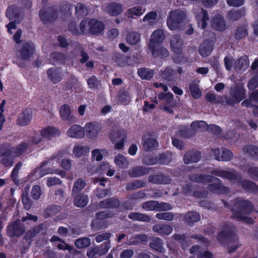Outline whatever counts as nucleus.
<instances>
[{
	"instance_id": "57",
	"label": "nucleus",
	"mask_w": 258,
	"mask_h": 258,
	"mask_svg": "<svg viewBox=\"0 0 258 258\" xmlns=\"http://www.w3.org/2000/svg\"><path fill=\"white\" fill-rule=\"evenodd\" d=\"M87 84L89 88L96 90L101 85V81L95 76L93 75L87 80Z\"/></svg>"
},
{
	"instance_id": "63",
	"label": "nucleus",
	"mask_w": 258,
	"mask_h": 258,
	"mask_svg": "<svg viewBox=\"0 0 258 258\" xmlns=\"http://www.w3.org/2000/svg\"><path fill=\"white\" fill-rule=\"evenodd\" d=\"M86 183L82 178H78L75 181L73 191L76 193H79L85 186Z\"/></svg>"
},
{
	"instance_id": "2",
	"label": "nucleus",
	"mask_w": 258,
	"mask_h": 258,
	"mask_svg": "<svg viewBox=\"0 0 258 258\" xmlns=\"http://www.w3.org/2000/svg\"><path fill=\"white\" fill-rule=\"evenodd\" d=\"M217 240L223 245L234 243V245L228 246V252L231 253L240 246L238 242V238L235 234V227L229 224L223 225V230L219 232L217 236Z\"/></svg>"
},
{
	"instance_id": "3",
	"label": "nucleus",
	"mask_w": 258,
	"mask_h": 258,
	"mask_svg": "<svg viewBox=\"0 0 258 258\" xmlns=\"http://www.w3.org/2000/svg\"><path fill=\"white\" fill-rule=\"evenodd\" d=\"M192 182L204 183L206 181L209 183L208 189L211 192L219 195H226L230 192L229 187L222 184L220 178H189Z\"/></svg>"
},
{
	"instance_id": "41",
	"label": "nucleus",
	"mask_w": 258,
	"mask_h": 258,
	"mask_svg": "<svg viewBox=\"0 0 258 258\" xmlns=\"http://www.w3.org/2000/svg\"><path fill=\"white\" fill-rule=\"evenodd\" d=\"M160 76L163 80L171 81L174 78L175 71L171 66H167L164 70L160 72Z\"/></svg>"
},
{
	"instance_id": "31",
	"label": "nucleus",
	"mask_w": 258,
	"mask_h": 258,
	"mask_svg": "<svg viewBox=\"0 0 258 258\" xmlns=\"http://www.w3.org/2000/svg\"><path fill=\"white\" fill-rule=\"evenodd\" d=\"M149 172V168L142 166H137L131 168L128 171L131 177H138L144 176Z\"/></svg>"
},
{
	"instance_id": "17",
	"label": "nucleus",
	"mask_w": 258,
	"mask_h": 258,
	"mask_svg": "<svg viewBox=\"0 0 258 258\" xmlns=\"http://www.w3.org/2000/svg\"><path fill=\"white\" fill-rule=\"evenodd\" d=\"M213 153L218 161H228L233 158L232 152L225 148H222L221 152L219 148H216L213 150Z\"/></svg>"
},
{
	"instance_id": "53",
	"label": "nucleus",
	"mask_w": 258,
	"mask_h": 258,
	"mask_svg": "<svg viewBox=\"0 0 258 258\" xmlns=\"http://www.w3.org/2000/svg\"><path fill=\"white\" fill-rule=\"evenodd\" d=\"M172 154L169 152H166L159 154L158 157L159 164L166 165L169 164L171 161Z\"/></svg>"
},
{
	"instance_id": "45",
	"label": "nucleus",
	"mask_w": 258,
	"mask_h": 258,
	"mask_svg": "<svg viewBox=\"0 0 258 258\" xmlns=\"http://www.w3.org/2000/svg\"><path fill=\"white\" fill-rule=\"evenodd\" d=\"M138 74L141 79L149 80L153 76L154 71L149 68H142L138 70Z\"/></svg>"
},
{
	"instance_id": "33",
	"label": "nucleus",
	"mask_w": 258,
	"mask_h": 258,
	"mask_svg": "<svg viewBox=\"0 0 258 258\" xmlns=\"http://www.w3.org/2000/svg\"><path fill=\"white\" fill-rule=\"evenodd\" d=\"M182 41L178 35L172 37L170 46L172 51L176 54H181L182 51Z\"/></svg>"
},
{
	"instance_id": "51",
	"label": "nucleus",
	"mask_w": 258,
	"mask_h": 258,
	"mask_svg": "<svg viewBox=\"0 0 258 258\" xmlns=\"http://www.w3.org/2000/svg\"><path fill=\"white\" fill-rule=\"evenodd\" d=\"M28 144L25 142H22L16 147H13V154L16 157L22 155L28 148Z\"/></svg>"
},
{
	"instance_id": "21",
	"label": "nucleus",
	"mask_w": 258,
	"mask_h": 258,
	"mask_svg": "<svg viewBox=\"0 0 258 258\" xmlns=\"http://www.w3.org/2000/svg\"><path fill=\"white\" fill-rule=\"evenodd\" d=\"M152 230L161 236H168L173 231V228L170 225L159 223L153 225Z\"/></svg>"
},
{
	"instance_id": "26",
	"label": "nucleus",
	"mask_w": 258,
	"mask_h": 258,
	"mask_svg": "<svg viewBox=\"0 0 258 258\" xmlns=\"http://www.w3.org/2000/svg\"><path fill=\"white\" fill-rule=\"evenodd\" d=\"M68 136L73 138H82L85 135L84 127L80 125L73 124L67 131Z\"/></svg>"
},
{
	"instance_id": "18",
	"label": "nucleus",
	"mask_w": 258,
	"mask_h": 258,
	"mask_svg": "<svg viewBox=\"0 0 258 258\" xmlns=\"http://www.w3.org/2000/svg\"><path fill=\"white\" fill-rule=\"evenodd\" d=\"M41 133V136L43 138L47 140H52L54 138H56L60 135V131L57 127L52 126H47L42 130L38 131Z\"/></svg>"
},
{
	"instance_id": "5",
	"label": "nucleus",
	"mask_w": 258,
	"mask_h": 258,
	"mask_svg": "<svg viewBox=\"0 0 258 258\" xmlns=\"http://www.w3.org/2000/svg\"><path fill=\"white\" fill-rule=\"evenodd\" d=\"M245 97L244 89L242 87L237 86L231 91L229 95L224 97L225 102L227 105L234 106L241 102Z\"/></svg>"
},
{
	"instance_id": "27",
	"label": "nucleus",
	"mask_w": 258,
	"mask_h": 258,
	"mask_svg": "<svg viewBox=\"0 0 258 258\" xmlns=\"http://www.w3.org/2000/svg\"><path fill=\"white\" fill-rule=\"evenodd\" d=\"M201 158V153L198 151L191 150L187 151L183 156V161L186 164L190 163H197Z\"/></svg>"
},
{
	"instance_id": "28",
	"label": "nucleus",
	"mask_w": 258,
	"mask_h": 258,
	"mask_svg": "<svg viewBox=\"0 0 258 258\" xmlns=\"http://www.w3.org/2000/svg\"><path fill=\"white\" fill-rule=\"evenodd\" d=\"M47 164L46 162H43L40 167H37L34 169L33 172L27 176V177H42L44 175L48 173H51L52 169L51 168L45 169L44 168L45 165Z\"/></svg>"
},
{
	"instance_id": "35",
	"label": "nucleus",
	"mask_w": 258,
	"mask_h": 258,
	"mask_svg": "<svg viewBox=\"0 0 258 258\" xmlns=\"http://www.w3.org/2000/svg\"><path fill=\"white\" fill-rule=\"evenodd\" d=\"M117 98L118 102L120 104L127 105L131 101V97L128 91L124 88L120 89Z\"/></svg>"
},
{
	"instance_id": "29",
	"label": "nucleus",
	"mask_w": 258,
	"mask_h": 258,
	"mask_svg": "<svg viewBox=\"0 0 258 258\" xmlns=\"http://www.w3.org/2000/svg\"><path fill=\"white\" fill-rule=\"evenodd\" d=\"M201 216L200 214L196 211H189L184 216L183 221L187 225L191 226L194 223L199 221L200 220Z\"/></svg>"
},
{
	"instance_id": "11",
	"label": "nucleus",
	"mask_w": 258,
	"mask_h": 258,
	"mask_svg": "<svg viewBox=\"0 0 258 258\" xmlns=\"http://www.w3.org/2000/svg\"><path fill=\"white\" fill-rule=\"evenodd\" d=\"M210 173L212 175L200 174L198 176L196 175L194 177H215L214 176L220 177H238L237 172L230 168L227 170L216 168L211 170Z\"/></svg>"
},
{
	"instance_id": "8",
	"label": "nucleus",
	"mask_w": 258,
	"mask_h": 258,
	"mask_svg": "<svg viewBox=\"0 0 258 258\" xmlns=\"http://www.w3.org/2000/svg\"><path fill=\"white\" fill-rule=\"evenodd\" d=\"M183 192L185 194H189L192 191V196L197 198L207 197L208 192L205 188H201L197 184L189 183L184 185L182 187Z\"/></svg>"
},
{
	"instance_id": "60",
	"label": "nucleus",
	"mask_w": 258,
	"mask_h": 258,
	"mask_svg": "<svg viewBox=\"0 0 258 258\" xmlns=\"http://www.w3.org/2000/svg\"><path fill=\"white\" fill-rule=\"evenodd\" d=\"M60 210V207L54 205L49 206L44 210V214L47 217H50L55 215L59 212Z\"/></svg>"
},
{
	"instance_id": "25",
	"label": "nucleus",
	"mask_w": 258,
	"mask_h": 258,
	"mask_svg": "<svg viewBox=\"0 0 258 258\" xmlns=\"http://www.w3.org/2000/svg\"><path fill=\"white\" fill-rule=\"evenodd\" d=\"M243 152L247 158L254 161L258 160V147L251 144L246 145L243 147Z\"/></svg>"
},
{
	"instance_id": "1",
	"label": "nucleus",
	"mask_w": 258,
	"mask_h": 258,
	"mask_svg": "<svg viewBox=\"0 0 258 258\" xmlns=\"http://www.w3.org/2000/svg\"><path fill=\"white\" fill-rule=\"evenodd\" d=\"M254 210V206L251 202L238 197L233 201V205L231 209V217L237 221L251 223L253 219L247 216L249 215Z\"/></svg>"
},
{
	"instance_id": "64",
	"label": "nucleus",
	"mask_w": 258,
	"mask_h": 258,
	"mask_svg": "<svg viewBox=\"0 0 258 258\" xmlns=\"http://www.w3.org/2000/svg\"><path fill=\"white\" fill-rule=\"evenodd\" d=\"M247 87L250 90H254L258 87V73L255 74L248 81Z\"/></svg>"
},
{
	"instance_id": "42",
	"label": "nucleus",
	"mask_w": 258,
	"mask_h": 258,
	"mask_svg": "<svg viewBox=\"0 0 258 258\" xmlns=\"http://www.w3.org/2000/svg\"><path fill=\"white\" fill-rule=\"evenodd\" d=\"M88 201L89 199L88 196L83 194H81L75 196L74 200V203L76 207L83 208L87 205Z\"/></svg>"
},
{
	"instance_id": "19",
	"label": "nucleus",
	"mask_w": 258,
	"mask_h": 258,
	"mask_svg": "<svg viewBox=\"0 0 258 258\" xmlns=\"http://www.w3.org/2000/svg\"><path fill=\"white\" fill-rule=\"evenodd\" d=\"M165 37V36L162 29H158L155 30L151 36L148 46L162 44Z\"/></svg>"
},
{
	"instance_id": "14",
	"label": "nucleus",
	"mask_w": 258,
	"mask_h": 258,
	"mask_svg": "<svg viewBox=\"0 0 258 258\" xmlns=\"http://www.w3.org/2000/svg\"><path fill=\"white\" fill-rule=\"evenodd\" d=\"M60 116L62 120L71 124L77 121V118L72 113L70 107L66 104L61 105L59 110Z\"/></svg>"
},
{
	"instance_id": "52",
	"label": "nucleus",
	"mask_w": 258,
	"mask_h": 258,
	"mask_svg": "<svg viewBox=\"0 0 258 258\" xmlns=\"http://www.w3.org/2000/svg\"><path fill=\"white\" fill-rule=\"evenodd\" d=\"M188 89L190 92L191 95L194 99H198L201 97L202 92L198 85L195 83H191L189 84Z\"/></svg>"
},
{
	"instance_id": "38",
	"label": "nucleus",
	"mask_w": 258,
	"mask_h": 258,
	"mask_svg": "<svg viewBox=\"0 0 258 258\" xmlns=\"http://www.w3.org/2000/svg\"><path fill=\"white\" fill-rule=\"evenodd\" d=\"M107 11L112 16H116L119 15L122 11V5L115 2L109 3L107 7Z\"/></svg>"
},
{
	"instance_id": "7",
	"label": "nucleus",
	"mask_w": 258,
	"mask_h": 258,
	"mask_svg": "<svg viewBox=\"0 0 258 258\" xmlns=\"http://www.w3.org/2000/svg\"><path fill=\"white\" fill-rule=\"evenodd\" d=\"M13 154V147L9 143L3 144L0 147V157L3 158L1 160L2 164L5 167L12 166L13 159L12 158Z\"/></svg>"
},
{
	"instance_id": "30",
	"label": "nucleus",
	"mask_w": 258,
	"mask_h": 258,
	"mask_svg": "<svg viewBox=\"0 0 258 258\" xmlns=\"http://www.w3.org/2000/svg\"><path fill=\"white\" fill-rule=\"evenodd\" d=\"M196 19L199 24L201 25L203 29H205L207 26V22L209 20L207 10L201 9L196 14Z\"/></svg>"
},
{
	"instance_id": "50",
	"label": "nucleus",
	"mask_w": 258,
	"mask_h": 258,
	"mask_svg": "<svg viewBox=\"0 0 258 258\" xmlns=\"http://www.w3.org/2000/svg\"><path fill=\"white\" fill-rule=\"evenodd\" d=\"M140 34L137 32H130L126 37V42L131 45H135L140 41Z\"/></svg>"
},
{
	"instance_id": "62",
	"label": "nucleus",
	"mask_w": 258,
	"mask_h": 258,
	"mask_svg": "<svg viewBox=\"0 0 258 258\" xmlns=\"http://www.w3.org/2000/svg\"><path fill=\"white\" fill-rule=\"evenodd\" d=\"M145 184L146 183L144 181L138 180L132 183L127 184L126 189L127 190H130L132 189H135L136 188H141L145 186Z\"/></svg>"
},
{
	"instance_id": "22",
	"label": "nucleus",
	"mask_w": 258,
	"mask_h": 258,
	"mask_svg": "<svg viewBox=\"0 0 258 258\" xmlns=\"http://www.w3.org/2000/svg\"><path fill=\"white\" fill-rule=\"evenodd\" d=\"M120 201L115 198H110L100 201L98 206L101 209H116L119 208Z\"/></svg>"
},
{
	"instance_id": "48",
	"label": "nucleus",
	"mask_w": 258,
	"mask_h": 258,
	"mask_svg": "<svg viewBox=\"0 0 258 258\" xmlns=\"http://www.w3.org/2000/svg\"><path fill=\"white\" fill-rule=\"evenodd\" d=\"M150 247L157 251L162 252L164 251L163 242L159 237H154L151 242L149 243Z\"/></svg>"
},
{
	"instance_id": "34",
	"label": "nucleus",
	"mask_w": 258,
	"mask_h": 258,
	"mask_svg": "<svg viewBox=\"0 0 258 258\" xmlns=\"http://www.w3.org/2000/svg\"><path fill=\"white\" fill-rule=\"evenodd\" d=\"M213 49V45L209 41H204L200 45L199 47V53L200 54L204 57H207L209 56Z\"/></svg>"
},
{
	"instance_id": "46",
	"label": "nucleus",
	"mask_w": 258,
	"mask_h": 258,
	"mask_svg": "<svg viewBox=\"0 0 258 258\" xmlns=\"http://www.w3.org/2000/svg\"><path fill=\"white\" fill-rule=\"evenodd\" d=\"M90 152V148L87 146L76 145L73 149V153L77 157L86 155Z\"/></svg>"
},
{
	"instance_id": "32",
	"label": "nucleus",
	"mask_w": 258,
	"mask_h": 258,
	"mask_svg": "<svg viewBox=\"0 0 258 258\" xmlns=\"http://www.w3.org/2000/svg\"><path fill=\"white\" fill-rule=\"evenodd\" d=\"M242 188L246 192L258 195V186L254 182L243 180L240 182Z\"/></svg>"
},
{
	"instance_id": "37",
	"label": "nucleus",
	"mask_w": 258,
	"mask_h": 258,
	"mask_svg": "<svg viewBox=\"0 0 258 258\" xmlns=\"http://www.w3.org/2000/svg\"><path fill=\"white\" fill-rule=\"evenodd\" d=\"M20 15V8L15 5H10L6 12V16L10 21L19 18Z\"/></svg>"
},
{
	"instance_id": "47",
	"label": "nucleus",
	"mask_w": 258,
	"mask_h": 258,
	"mask_svg": "<svg viewBox=\"0 0 258 258\" xmlns=\"http://www.w3.org/2000/svg\"><path fill=\"white\" fill-rule=\"evenodd\" d=\"M73 4L66 1L60 3L59 8L62 15L70 16L72 14Z\"/></svg>"
},
{
	"instance_id": "49",
	"label": "nucleus",
	"mask_w": 258,
	"mask_h": 258,
	"mask_svg": "<svg viewBox=\"0 0 258 258\" xmlns=\"http://www.w3.org/2000/svg\"><path fill=\"white\" fill-rule=\"evenodd\" d=\"M158 145V143L156 139L152 138H149L145 140L143 143L144 149L146 151H151L155 148Z\"/></svg>"
},
{
	"instance_id": "13",
	"label": "nucleus",
	"mask_w": 258,
	"mask_h": 258,
	"mask_svg": "<svg viewBox=\"0 0 258 258\" xmlns=\"http://www.w3.org/2000/svg\"><path fill=\"white\" fill-rule=\"evenodd\" d=\"M39 16L44 24L53 23L57 18V12L53 6L48 8L47 11L40 10L39 12Z\"/></svg>"
},
{
	"instance_id": "56",
	"label": "nucleus",
	"mask_w": 258,
	"mask_h": 258,
	"mask_svg": "<svg viewBox=\"0 0 258 258\" xmlns=\"http://www.w3.org/2000/svg\"><path fill=\"white\" fill-rule=\"evenodd\" d=\"M114 162L117 166L120 168H127L128 166V162L126 158L120 154H118L115 156Z\"/></svg>"
},
{
	"instance_id": "58",
	"label": "nucleus",
	"mask_w": 258,
	"mask_h": 258,
	"mask_svg": "<svg viewBox=\"0 0 258 258\" xmlns=\"http://www.w3.org/2000/svg\"><path fill=\"white\" fill-rule=\"evenodd\" d=\"M91 240L88 237H84L77 239L75 240V244L78 248H83L88 247L90 244Z\"/></svg>"
},
{
	"instance_id": "4",
	"label": "nucleus",
	"mask_w": 258,
	"mask_h": 258,
	"mask_svg": "<svg viewBox=\"0 0 258 258\" xmlns=\"http://www.w3.org/2000/svg\"><path fill=\"white\" fill-rule=\"evenodd\" d=\"M186 18V14L180 9L171 11L167 20V25L170 30H177Z\"/></svg>"
},
{
	"instance_id": "55",
	"label": "nucleus",
	"mask_w": 258,
	"mask_h": 258,
	"mask_svg": "<svg viewBox=\"0 0 258 258\" xmlns=\"http://www.w3.org/2000/svg\"><path fill=\"white\" fill-rule=\"evenodd\" d=\"M75 10V14L78 18H82L87 14V9L85 6L81 3L76 4Z\"/></svg>"
},
{
	"instance_id": "61",
	"label": "nucleus",
	"mask_w": 258,
	"mask_h": 258,
	"mask_svg": "<svg viewBox=\"0 0 258 258\" xmlns=\"http://www.w3.org/2000/svg\"><path fill=\"white\" fill-rule=\"evenodd\" d=\"M22 200L24 208L27 210L30 209L32 206L33 201L27 193H23Z\"/></svg>"
},
{
	"instance_id": "44",
	"label": "nucleus",
	"mask_w": 258,
	"mask_h": 258,
	"mask_svg": "<svg viewBox=\"0 0 258 258\" xmlns=\"http://www.w3.org/2000/svg\"><path fill=\"white\" fill-rule=\"evenodd\" d=\"M145 11V9H143L141 6H136L128 9L126 12V15L128 18H133L134 16H141Z\"/></svg>"
},
{
	"instance_id": "54",
	"label": "nucleus",
	"mask_w": 258,
	"mask_h": 258,
	"mask_svg": "<svg viewBox=\"0 0 258 258\" xmlns=\"http://www.w3.org/2000/svg\"><path fill=\"white\" fill-rule=\"evenodd\" d=\"M74 43L75 45V47L76 49H81L80 51V56H81V58L79 59V62L82 64L85 63L89 59V56L88 54L84 50L82 45L80 43L76 41L74 42Z\"/></svg>"
},
{
	"instance_id": "23",
	"label": "nucleus",
	"mask_w": 258,
	"mask_h": 258,
	"mask_svg": "<svg viewBox=\"0 0 258 258\" xmlns=\"http://www.w3.org/2000/svg\"><path fill=\"white\" fill-rule=\"evenodd\" d=\"M48 79L53 84L60 82L62 79V74L60 69L57 68H51L47 71Z\"/></svg>"
},
{
	"instance_id": "10",
	"label": "nucleus",
	"mask_w": 258,
	"mask_h": 258,
	"mask_svg": "<svg viewBox=\"0 0 258 258\" xmlns=\"http://www.w3.org/2000/svg\"><path fill=\"white\" fill-rule=\"evenodd\" d=\"M19 56L24 60H28L32 57L36 52L34 44L30 42H25L22 43L18 50Z\"/></svg>"
},
{
	"instance_id": "43",
	"label": "nucleus",
	"mask_w": 258,
	"mask_h": 258,
	"mask_svg": "<svg viewBox=\"0 0 258 258\" xmlns=\"http://www.w3.org/2000/svg\"><path fill=\"white\" fill-rule=\"evenodd\" d=\"M235 68L239 71H245L249 66V61L247 56H242L238 58L235 62Z\"/></svg>"
},
{
	"instance_id": "20",
	"label": "nucleus",
	"mask_w": 258,
	"mask_h": 258,
	"mask_svg": "<svg viewBox=\"0 0 258 258\" xmlns=\"http://www.w3.org/2000/svg\"><path fill=\"white\" fill-rule=\"evenodd\" d=\"M32 118V111L26 109L19 113L17 116V123L18 125L25 126L28 125Z\"/></svg>"
},
{
	"instance_id": "9",
	"label": "nucleus",
	"mask_w": 258,
	"mask_h": 258,
	"mask_svg": "<svg viewBox=\"0 0 258 258\" xmlns=\"http://www.w3.org/2000/svg\"><path fill=\"white\" fill-rule=\"evenodd\" d=\"M25 232V228L24 224L20 220H16L9 224L7 228V234L11 238L20 237L23 235Z\"/></svg>"
},
{
	"instance_id": "12",
	"label": "nucleus",
	"mask_w": 258,
	"mask_h": 258,
	"mask_svg": "<svg viewBox=\"0 0 258 258\" xmlns=\"http://www.w3.org/2000/svg\"><path fill=\"white\" fill-rule=\"evenodd\" d=\"M102 130V126L97 121H92L86 123L84 134L89 139H94L98 136Z\"/></svg>"
},
{
	"instance_id": "40",
	"label": "nucleus",
	"mask_w": 258,
	"mask_h": 258,
	"mask_svg": "<svg viewBox=\"0 0 258 258\" xmlns=\"http://www.w3.org/2000/svg\"><path fill=\"white\" fill-rule=\"evenodd\" d=\"M128 218L134 221L149 222L151 218L149 216L141 213L132 212L128 214Z\"/></svg>"
},
{
	"instance_id": "39",
	"label": "nucleus",
	"mask_w": 258,
	"mask_h": 258,
	"mask_svg": "<svg viewBox=\"0 0 258 258\" xmlns=\"http://www.w3.org/2000/svg\"><path fill=\"white\" fill-rule=\"evenodd\" d=\"M248 34V30L245 26H238L235 29L234 37L236 42H238L239 40L247 37Z\"/></svg>"
},
{
	"instance_id": "24",
	"label": "nucleus",
	"mask_w": 258,
	"mask_h": 258,
	"mask_svg": "<svg viewBox=\"0 0 258 258\" xmlns=\"http://www.w3.org/2000/svg\"><path fill=\"white\" fill-rule=\"evenodd\" d=\"M212 27L216 30L222 31L226 28V24L223 17L217 14L215 15L211 20Z\"/></svg>"
},
{
	"instance_id": "6",
	"label": "nucleus",
	"mask_w": 258,
	"mask_h": 258,
	"mask_svg": "<svg viewBox=\"0 0 258 258\" xmlns=\"http://www.w3.org/2000/svg\"><path fill=\"white\" fill-rule=\"evenodd\" d=\"M109 138L112 144H114L115 149H123L127 138V132L124 128L114 131L110 135Z\"/></svg>"
},
{
	"instance_id": "59",
	"label": "nucleus",
	"mask_w": 258,
	"mask_h": 258,
	"mask_svg": "<svg viewBox=\"0 0 258 258\" xmlns=\"http://www.w3.org/2000/svg\"><path fill=\"white\" fill-rule=\"evenodd\" d=\"M158 201H148L142 204V208L146 211H156Z\"/></svg>"
},
{
	"instance_id": "15",
	"label": "nucleus",
	"mask_w": 258,
	"mask_h": 258,
	"mask_svg": "<svg viewBox=\"0 0 258 258\" xmlns=\"http://www.w3.org/2000/svg\"><path fill=\"white\" fill-rule=\"evenodd\" d=\"M148 48L155 58L165 59L169 55L168 50L162 44L148 46Z\"/></svg>"
},
{
	"instance_id": "36",
	"label": "nucleus",
	"mask_w": 258,
	"mask_h": 258,
	"mask_svg": "<svg viewBox=\"0 0 258 258\" xmlns=\"http://www.w3.org/2000/svg\"><path fill=\"white\" fill-rule=\"evenodd\" d=\"M245 15V10L244 8H242L238 10H231L228 12L227 17L229 20L236 21L244 17Z\"/></svg>"
},
{
	"instance_id": "16",
	"label": "nucleus",
	"mask_w": 258,
	"mask_h": 258,
	"mask_svg": "<svg viewBox=\"0 0 258 258\" xmlns=\"http://www.w3.org/2000/svg\"><path fill=\"white\" fill-rule=\"evenodd\" d=\"M89 33L92 35H98L105 29L104 23L96 19H91L88 22Z\"/></svg>"
}]
</instances>
